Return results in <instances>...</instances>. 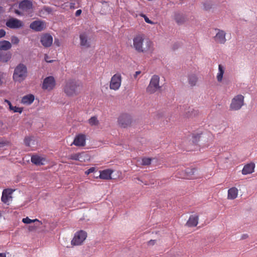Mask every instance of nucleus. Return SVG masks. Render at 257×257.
Wrapping results in <instances>:
<instances>
[{"mask_svg": "<svg viewBox=\"0 0 257 257\" xmlns=\"http://www.w3.org/2000/svg\"><path fill=\"white\" fill-rule=\"evenodd\" d=\"M13 107H14V106H13L12 104H11V105H10V106H9V109H10V110H12L13 109Z\"/></svg>", "mask_w": 257, "mask_h": 257, "instance_id": "13d9d810", "label": "nucleus"}, {"mask_svg": "<svg viewBox=\"0 0 257 257\" xmlns=\"http://www.w3.org/2000/svg\"><path fill=\"white\" fill-rule=\"evenodd\" d=\"M160 77L159 76L153 75L150 81V83L146 88V91L149 94H153L159 90L161 86L159 85Z\"/></svg>", "mask_w": 257, "mask_h": 257, "instance_id": "20e7f679", "label": "nucleus"}, {"mask_svg": "<svg viewBox=\"0 0 257 257\" xmlns=\"http://www.w3.org/2000/svg\"><path fill=\"white\" fill-rule=\"evenodd\" d=\"M13 191L14 190L11 189H4L2 193V201L5 204H8L10 199L12 198V194Z\"/></svg>", "mask_w": 257, "mask_h": 257, "instance_id": "dca6fc26", "label": "nucleus"}, {"mask_svg": "<svg viewBox=\"0 0 257 257\" xmlns=\"http://www.w3.org/2000/svg\"><path fill=\"white\" fill-rule=\"evenodd\" d=\"M12 57V54L10 52H0V61L3 63L8 62Z\"/></svg>", "mask_w": 257, "mask_h": 257, "instance_id": "393cba45", "label": "nucleus"}, {"mask_svg": "<svg viewBox=\"0 0 257 257\" xmlns=\"http://www.w3.org/2000/svg\"><path fill=\"white\" fill-rule=\"evenodd\" d=\"M56 84L55 80L53 76L45 78L42 84V88L49 91L52 90Z\"/></svg>", "mask_w": 257, "mask_h": 257, "instance_id": "1a4fd4ad", "label": "nucleus"}, {"mask_svg": "<svg viewBox=\"0 0 257 257\" xmlns=\"http://www.w3.org/2000/svg\"><path fill=\"white\" fill-rule=\"evenodd\" d=\"M175 19L176 22L179 25L183 24L186 21L185 17L180 14L176 15Z\"/></svg>", "mask_w": 257, "mask_h": 257, "instance_id": "c756f323", "label": "nucleus"}, {"mask_svg": "<svg viewBox=\"0 0 257 257\" xmlns=\"http://www.w3.org/2000/svg\"><path fill=\"white\" fill-rule=\"evenodd\" d=\"M1 216V213H0V217Z\"/></svg>", "mask_w": 257, "mask_h": 257, "instance_id": "052dcab7", "label": "nucleus"}, {"mask_svg": "<svg viewBox=\"0 0 257 257\" xmlns=\"http://www.w3.org/2000/svg\"><path fill=\"white\" fill-rule=\"evenodd\" d=\"M198 112L196 110H194L193 108H189V110L186 112L185 115L187 117H193L197 115Z\"/></svg>", "mask_w": 257, "mask_h": 257, "instance_id": "2f4dec72", "label": "nucleus"}, {"mask_svg": "<svg viewBox=\"0 0 257 257\" xmlns=\"http://www.w3.org/2000/svg\"><path fill=\"white\" fill-rule=\"evenodd\" d=\"M12 47L11 43L8 41H0V50L7 51Z\"/></svg>", "mask_w": 257, "mask_h": 257, "instance_id": "a878e982", "label": "nucleus"}, {"mask_svg": "<svg viewBox=\"0 0 257 257\" xmlns=\"http://www.w3.org/2000/svg\"><path fill=\"white\" fill-rule=\"evenodd\" d=\"M197 137H198V138H200V136H199V135H197V136H195V138H197Z\"/></svg>", "mask_w": 257, "mask_h": 257, "instance_id": "bf43d9fd", "label": "nucleus"}, {"mask_svg": "<svg viewBox=\"0 0 257 257\" xmlns=\"http://www.w3.org/2000/svg\"><path fill=\"white\" fill-rule=\"evenodd\" d=\"M122 81V77L119 73L114 74L111 78L109 82V88L114 91L118 90L120 87Z\"/></svg>", "mask_w": 257, "mask_h": 257, "instance_id": "39448f33", "label": "nucleus"}, {"mask_svg": "<svg viewBox=\"0 0 257 257\" xmlns=\"http://www.w3.org/2000/svg\"><path fill=\"white\" fill-rule=\"evenodd\" d=\"M19 39L16 36H12L11 38V42L13 44H18L19 43Z\"/></svg>", "mask_w": 257, "mask_h": 257, "instance_id": "4c0bfd02", "label": "nucleus"}, {"mask_svg": "<svg viewBox=\"0 0 257 257\" xmlns=\"http://www.w3.org/2000/svg\"><path fill=\"white\" fill-rule=\"evenodd\" d=\"M199 216L197 215H191L186 223L188 227L196 226L198 223Z\"/></svg>", "mask_w": 257, "mask_h": 257, "instance_id": "412c9836", "label": "nucleus"}, {"mask_svg": "<svg viewBox=\"0 0 257 257\" xmlns=\"http://www.w3.org/2000/svg\"><path fill=\"white\" fill-rule=\"evenodd\" d=\"M22 221L23 222H24V223H26V224H30V223H31L32 222H38V223H39V224H42V223L41 221H39L38 219H30L29 217H27L26 218H24L22 219Z\"/></svg>", "mask_w": 257, "mask_h": 257, "instance_id": "7c9ffc66", "label": "nucleus"}, {"mask_svg": "<svg viewBox=\"0 0 257 257\" xmlns=\"http://www.w3.org/2000/svg\"><path fill=\"white\" fill-rule=\"evenodd\" d=\"M95 169L94 167H91V168H89V169H88L87 171H86L85 172V174L86 175H88V174L94 172Z\"/></svg>", "mask_w": 257, "mask_h": 257, "instance_id": "a19ab883", "label": "nucleus"}, {"mask_svg": "<svg viewBox=\"0 0 257 257\" xmlns=\"http://www.w3.org/2000/svg\"><path fill=\"white\" fill-rule=\"evenodd\" d=\"M2 78H3L2 74V75L0 74V85H1L3 83Z\"/></svg>", "mask_w": 257, "mask_h": 257, "instance_id": "5fc2aeb1", "label": "nucleus"}, {"mask_svg": "<svg viewBox=\"0 0 257 257\" xmlns=\"http://www.w3.org/2000/svg\"><path fill=\"white\" fill-rule=\"evenodd\" d=\"M113 171L110 169H106L100 172V174L98 177H96V178H100L104 180H109L111 179V175Z\"/></svg>", "mask_w": 257, "mask_h": 257, "instance_id": "6ab92c4d", "label": "nucleus"}, {"mask_svg": "<svg viewBox=\"0 0 257 257\" xmlns=\"http://www.w3.org/2000/svg\"><path fill=\"white\" fill-rule=\"evenodd\" d=\"M238 194V190L237 188L233 187L228 190L227 199L233 200L237 198Z\"/></svg>", "mask_w": 257, "mask_h": 257, "instance_id": "aec40b11", "label": "nucleus"}, {"mask_svg": "<svg viewBox=\"0 0 257 257\" xmlns=\"http://www.w3.org/2000/svg\"><path fill=\"white\" fill-rule=\"evenodd\" d=\"M27 67L23 64H19L15 69L13 78L15 81L21 82L27 76Z\"/></svg>", "mask_w": 257, "mask_h": 257, "instance_id": "7ed1b4c3", "label": "nucleus"}, {"mask_svg": "<svg viewBox=\"0 0 257 257\" xmlns=\"http://www.w3.org/2000/svg\"><path fill=\"white\" fill-rule=\"evenodd\" d=\"M87 233L83 230H80L75 233L74 237L71 240V244L73 245H81L85 240Z\"/></svg>", "mask_w": 257, "mask_h": 257, "instance_id": "423d86ee", "label": "nucleus"}, {"mask_svg": "<svg viewBox=\"0 0 257 257\" xmlns=\"http://www.w3.org/2000/svg\"><path fill=\"white\" fill-rule=\"evenodd\" d=\"M5 102H6L9 105V106L10 105L12 104L11 102L7 99H5Z\"/></svg>", "mask_w": 257, "mask_h": 257, "instance_id": "603ef678", "label": "nucleus"}, {"mask_svg": "<svg viewBox=\"0 0 257 257\" xmlns=\"http://www.w3.org/2000/svg\"><path fill=\"white\" fill-rule=\"evenodd\" d=\"M5 102H6L9 105V106L10 105L12 104L11 102L7 99H5Z\"/></svg>", "mask_w": 257, "mask_h": 257, "instance_id": "8fccbe9b", "label": "nucleus"}, {"mask_svg": "<svg viewBox=\"0 0 257 257\" xmlns=\"http://www.w3.org/2000/svg\"><path fill=\"white\" fill-rule=\"evenodd\" d=\"M45 60L47 62H48V63H51L53 61V60H49V57L47 55H45Z\"/></svg>", "mask_w": 257, "mask_h": 257, "instance_id": "a18cd8bd", "label": "nucleus"}, {"mask_svg": "<svg viewBox=\"0 0 257 257\" xmlns=\"http://www.w3.org/2000/svg\"><path fill=\"white\" fill-rule=\"evenodd\" d=\"M32 6L30 1L24 0L19 4V8L24 11H28L32 8Z\"/></svg>", "mask_w": 257, "mask_h": 257, "instance_id": "4be33fe9", "label": "nucleus"}, {"mask_svg": "<svg viewBox=\"0 0 257 257\" xmlns=\"http://www.w3.org/2000/svg\"><path fill=\"white\" fill-rule=\"evenodd\" d=\"M40 42L44 47H49L52 44L53 37L49 34H44L41 36Z\"/></svg>", "mask_w": 257, "mask_h": 257, "instance_id": "4468645a", "label": "nucleus"}, {"mask_svg": "<svg viewBox=\"0 0 257 257\" xmlns=\"http://www.w3.org/2000/svg\"><path fill=\"white\" fill-rule=\"evenodd\" d=\"M152 159L150 158H143L142 159L141 165L143 166H148L151 164Z\"/></svg>", "mask_w": 257, "mask_h": 257, "instance_id": "f704fd0d", "label": "nucleus"}, {"mask_svg": "<svg viewBox=\"0 0 257 257\" xmlns=\"http://www.w3.org/2000/svg\"><path fill=\"white\" fill-rule=\"evenodd\" d=\"M248 237V235L247 234H246V233L243 234L241 235V236L240 237V239L243 240V239H246Z\"/></svg>", "mask_w": 257, "mask_h": 257, "instance_id": "c03bdc74", "label": "nucleus"}, {"mask_svg": "<svg viewBox=\"0 0 257 257\" xmlns=\"http://www.w3.org/2000/svg\"><path fill=\"white\" fill-rule=\"evenodd\" d=\"M5 102H6L9 105V106L10 105L12 104L11 102L7 99H5Z\"/></svg>", "mask_w": 257, "mask_h": 257, "instance_id": "3c124183", "label": "nucleus"}, {"mask_svg": "<svg viewBox=\"0 0 257 257\" xmlns=\"http://www.w3.org/2000/svg\"><path fill=\"white\" fill-rule=\"evenodd\" d=\"M117 121L120 127L125 128L131 125L133 120L130 114L123 113L119 116Z\"/></svg>", "mask_w": 257, "mask_h": 257, "instance_id": "0eeeda50", "label": "nucleus"}, {"mask_svg": "<svg viewBox=\"0 0 257 257\" xmlns=\"http://www.w3.org/2000/svg\"><path fill=\"white\" fill-rule=\"evenodd\" d=\"M54 44L57 47H59L60 46L61 43L58 39L55 38Z\"/></svg>", "mask_w": 257, "mask_h": 257, "instance_id": "79ce46f5", "label": "nucleus"}, {"mask_svg": "<svg viewBox=\"0 0 257 257\" xmlns=\"http://www.w3.org/2000/svg\"><path fill=\"white\" fill-rule=\"evenodd\" d=\"M41 224H39V223H38V224H36V225L29 226V229L30 231H33V230H36L37 229V228L39 227V226Z\"/></svg>", "mask_w": 257, "mask_h": 257, "instance_id": "ea45409f", "label": "nucleus"}, {"mask_svg": "<svg viewBox=\"0 0 257 257\" xmlns=\"http://www.w3.org/2000/svg\"><path fill=\"white\" fill-rule=\"evenodd\" d=\"M6 26L11 29H17L24 26L23 22L16 18H12L7 20Z\"/></svg>", "mask_w": 257, "mask_h": 257, "instance_id": "9d476101", "label": "nucleus"}, {"mask_svg": "<svg viewBox=\"0 0 257 257\" xmlns=\"http://www.w3.org/2000/svg\"><path fill=\"white\" fill-rule=\"evenodd\" d=\"M5 144H6V143L4 142H0V147H4Z\"/></svg>", "mask_w": 257, "mask_h": 257, "instance_id": "6e6d98bb", "label": "nucleus"}, {"mask_svg": "<svg viewBox=\"0 0 257 257\" xmlns=\"http://www.w3.org/2000/svg\"><path fill=\"white\" fill-rule=\"evenodd\" d=\"M82 90V84L74 79L67 80L63 85V91L68 97L77 96Z\"/></svg>", "mask_w": 257, "mask_h": 257, "instance_id": "f03ea898", "label": "nucleus"}, {"mask_svg": "<svg viewBox=\"0 0 257 257\" xmlns=\"http://www.w3.org/2000/svg\"><path fill=\"white\" fill-rule=\"evenodd\" d=\"M244 97L242 95H237L232 100L230 108L232 110L239 109L243 105Z\"/></svg>", "mask_w": 257, "mask_h": 257, "instance_id": "6e6552de", "label": "nucleus"}, {"mask_svg": "<svg viewBox=\"0 0 257 257\" xmlns=\"http://www.w3.org/2000/svg\"><path fill=\"white\" fill-rule=\"evenodd\" d=\"M186 179H195L199 177L197 170L195 168H187L185 170L183 176L181 177Z\"/></svg>", "mask_w": 257, "mask_h": 257, "instance_id": "9b49d317", "label": "nucleus"}, {"mask_svg": "<svg viewBox=\"0 0 257 257\" xmlns=\"http://www.w3.org/2000/svg\"><path fill=\"white\" fill-rule=\"evenodd\" d=\"M140 16L144 18V20L147 23L150 24H154V23L151 21L145 15L141 14Z\"/></svg>", "mask_w": 257, "mask_h": 257, "instance_id": "e433bc0d", "label": "nucleus"}, {"mask_svg": "<svg viewBox=\"0 0 257 257\" xmlns=\"http://www.w3.org/2000/svg\"><path fill=\"white\" fill-rule=\"evenodd\" d=\"M46 27L45 22L42 21H35L30 25V28L36 32H40L44 30Z\"/></svg>", "mask_w": 257, "mask_h": 257, "instance_id": "f8f14e48", "label": "nucleus"}, {"mask_svg": "<svg viewBox=\"0 0 257 257\" xmlns=\"http://www.w3.org/2000/svg\"><path fill=\"white\" fill-rule=\"evenodd\" d=\"M82 11L81 10H78L75 13V16L78 17L81 15Z\"/></svg>", "mask_w": 257, "mask_h": 257, "instance_id": "49530a36", "label": "nucleus"}, {"mask_svg": "<svg viewBox=\"0 0 257 257\" xmlns=\"http://www.w3.org/2000/svg\"><path fill=\"white\" fill-rule=\"evenodd\" d=\"M0 257H6V255L4 253H0Z\"/></svg>", "mask_w": 257, "mask_h": 257, "instance_id": "4d7b16f0", "label": "nucleus"}, {"mask_svg": "<svg viewBox=\"0 0 257 257\" xmlns=\"http://www.w3.org/2000/svg\"><path fill=\"white\" fill-rule=\"evenodd\" d=\"M80 44L82 47L89 48L90 46L86 33H82L79 35Z\"/></svg>", "mask_w": 257, "mask_h": 257, "instance_id": "a211bd4d", "label": "nucleus"}, {"mask_svg": "<svg viewBox=\"0 0 257 257\" xmlns=\"http://www.w3.org/2000/svg\"><path fill=\"white\" fill-rule=\"evenodd\" d=\"M188 82L189 84L191 86H195L198 82V77L196 74L191 73L188 75Z\"/></svg>", "mask_w": 257, "mask_h": 257, "instance_id": "5701e85b", "label": "nucleus"}, {"mask_svg": "<svg viewBox=\"0 0 257 257\" xmlns=\"http://www.w3.org/2000/svg\"><path fill=\"white\" fill-rule=\"evenodd\" d=\"M132 47L138 53L152 54L155 51L154 43L143 34H138L133 39Z\"/></svg>", "mask_w": 257, "mask_h": 257, "instance_id": "f257e3e1", "label": "nucleus"}, {"mask_svg": "<svg viewBox=\"0 0 257 257\" xmlns=\"http://www.w3.org/2000/svg\"><path fill=\"white\" fill-rule=\"evenodd\" d=\"M216 31H217L216 35L214 37V40L216 43L223 44L226 41V39L225 38L226 33L225 32L221 30L216 29Z\"/></svg>", "mask_w": 257, "mask_h": 257, "instance_id": "ddd939ff", "label": "nucleus"}, {"mask_svg": "<svg viewBox=\"0 0 257 257\" xmlns=\"http://www.w3.org/2000/svg\"><path fill=\"white\" fill-rule=\"evenodd\" d=\"M88 123L91 126H96L98 125L99 121L98 120L97 117L92 116L88 119Z\"/></svg>", "mask_w": 257, "mask_h": 257, "instance_id": "473e14b6", "label": "nucleus"}, {"mask_svg": "<svg viewBox=\"0 0 257 257\" xmlns=\"http://www.w3.org/2000/svg\"><path fill=\"white\" fill-rule=\"evenodd\" d=\"M12 111L14 112H19L21 113L23 111V108L22 107H18L15 106L13 107V109L12 110Z\"/></svg>", "mask_w": 257, "mask_h": 257, "instance_id": "58836bf2", "label": "nucleus"}, {"mask_svg": "<svg viewBox=\"0 0 257 257\" xmlns=\"http://www.w3.org/2000/svg\"><path fill=\"white\" fill-rule=\"evenodd\" d=\"M255 168V164L253 162L245 164L242 171L241 173L244 175L250 174L254 172Z\"/></svg>", "mask_w": 257, "mask_h": 257, "instance_id": "f3484780", "label": "nucleus"}, {"mask_svg": "<svg viewBox=\"0 0 257 257\" xmlns=\"http://www.w3.org/2000/svg\"><path fill=\"white\" fill-rule=\"evenodd\" d=\"M34 100V96L32 94H29L24 96L22 99V102L24 104H31Z\"/></svg>", "mask_w": 257, "mask_h": 257, "instance_id": "bb28decb", "label": "nucleus"}, {"mask_svg": "<svg viewBox=\"0 0 257 257\" xmlns=\"http://www.w3.org/2000/svg\"><path fill=\"white\" fill-rule=\"evenodd\" d=\"M33 141L32 137H27L24 139V143L26 146L30 147L31 146V142Z\"/></svg>", "mask_w": 257, "mask_h": 257, "instance_id": "c9c22d12", "label": "nucleus"}, {"mask_svg": "<svg viewBox=\"0 0 257 257\" xmlns=\"http://www.w3.org/2000/svg\"><path fill=\"white\" fill-rule=\"evenodd\" d=\"M204 9L206 10H209L211 8V7H210L209 6H206L205 4L204 5Z\"/></svg>", "mask_w": 257, "mask_h": 257, "instance_id": "864d4df0", "label": "nucleus"}, {"mask_svg": "<svg viewBox=\"0 0 257 257\" xmlns=\"http://www.w3.org/2000/svg\"><path fill=\"white\" fill-rule=\"evenodd\" d=\"M45 161L44 158L37 155H34L31 157V162L36 165L40 166L44 165Z\"/></svg>", "mask_w": 257, "mask_h": 257, "instance_id": "b1692460", "label": "nucleus"}, {"mask_svg": "<svg viewBox=\"0 0 257 257\" xmlns=\"http://www.w3.org/2000/svg\"><path fill=\"white\" fill-rule=\"evenodd\" d=\"M156 243V240H151L148 242L149 245H154Z\"/></svg>", "mask_w": 257, "mask_h": 257, "instance_id": "de8ad7c7", "label": "nucleus"}, {"mask_svg": "<svg viewBox=\"0 0 257 257\" xmlns=\"http://www.w3.org/2000/svg\"><path fill=\"white\" fill-rule=\"evenodd\" d=\"M224 72V70L223 66L221 64H219L218 66V72L217 73L216 76L217 80L218 82L222 81Z\"/></svg>", "mask_w": 257, "mask_h": 257, "instance_id": "c85d7f7f", "label": "nucleus"}, {"mask_svg": "<svg viewBox=\"0 0 257 257\" xmlns=\"http://www.w3.org/2000/svg\"><path fill=\"white\" fill-rule=\"evenodd\" d=\"M78 4L77 0H71L69 3H67L62 4L61 5V8H64V7H67V5H69L71 9H75L78 7V6H76Z\"/></svg>", "mask_w": 257, "mask_h": 257, "instance_id": "cd10ccee", "label": "nucleus"}, {"mask_svg": "<svg viewBox=\"0 0 257 257\" xmlns=\"http://www.w3.org/2000/svg\"><path fill=\"white\" fill-rule=\"evenodd\" d=\"M6 35V32L3 29L0 30V38L4 37Z\"/></svg>", "mask_w": 257, "mask_h": 257, "instance_id": "37998d69", "label": "nucleus"}, {"mask_svg": "<svg viewBox=\"0 0 257 257\" xmlns=\"http://www.w3.org/2000/svg\"><path fill=\"white\" fill-rule=\"evenodd\" d=\"M86 144V136L84 134L77 135L71 144L77 147H84Z\"/></svg>", "mask_w": 257, "mask_h": 257, "instance_id": "2eb2a0df", "label": "nucleus"}, {"mask_svg": "<svg viewBox=\"0 0 257 257\" xmlns=\"http://www.w3.org/2000/svg\"><path fill=\"white\" fill-rule=\"evenodd\" d=\"M141 73V72L140 71H136L135 74H134V78L136 79L137 78L138 75L140 74Z\"/></svg>", "mask_w": 257, "mask_h": 257, "instance_id": "09e8293b", "label": "nucleus"}, {"mask_svg": "<svg viewBox=\"0 0 257 257\" xmlns=\"http://www.w3.org/2000/svg\"><path fill=\"white\" fill-rule=\"evenodd\" d=\"M83 153H76L72 154L68 157V158L69 159L73 160H76L78 161L80 160V158H81L82 155Z\"/></svg>", "mask_w": 257, "mask_h": 257, "instance_id": "72a5a7b5", "label": "nucleus"}]
</instances>
